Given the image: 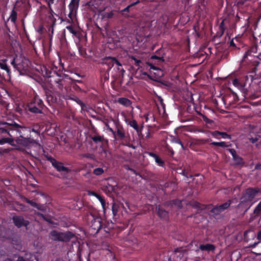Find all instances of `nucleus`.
Returning a JSON list of instances; mask_svg holds the SVG:
<instances>
[{"label": "nucleus", "instance_id": "nucleus-1", "mask_svg": "<svg viewBox=\"0 0 261 261\" xmlns=\"http://www.w3.org/2000/svg\"><path fill=\"white\" fill-rule=\"evenodd\" d=\"M42 75L43 76L48 79L47 81L50 84L51 87L58 90L59 92L64 93V91H66V80L64 75L58 73L56 71H52L47 70L46 67L44 70H42Z\"/></svg>", "mask_w": 261, "mask_h": 261}, {"label": "nucleus", "instance_id": "nucleus-2", "mask_svg": "<svg viewBox=\"0 0 261 261\" xmlns=\"http://www.w3.org/2000/svg\"><path fill=\"white\" fill-rule=\"evenodd\" d=\"M46 108L43 101L36 93L30 97L25 106L27 112L33 115L43 114Z\"/></svg>", "mask_w": 261, "mask_h": 261}, {"label": "nucleus", "instance_id": "nucleus-3", "mask_svg": "<svg viewBox=\"0 0 261 261\" xmlns=\"http://www.w3.org/2000/svg\"><path fill=\"white\" fill-rule=\"evenodd\" d=\"M86 219L88 223L91 222L90 231L93 234L98 233L100 230L103 229L104 231L108 233L110 228L102 221V218L97 213L89 212L87 214Z\"/></svg>", "mask_w": 261, "mask_h": 261}, {"label": "nucleus", "instance_id": "nucleus-4", "mask_svg": "<svg viewBox=\"0 0 261 261\" xmlns=\"http://www.w3.org/2000/svg\"><path fill=\"white\" fill-rule=\"evenodd\" d=\"M11 64L21 75L27 74L29 72L31 65L30 60L22 56H16L14 57Z\"/></svg>", "mask_w": 261, "mask_h": 261}, {"label": "nucleus", "instance_id": "nucleus-5", "mask_svg": "<svg viewBox=\"0 0 261 261\" xmlns=\"http://www.w3.org/2000/svg\"><path fill=\"white\" fill-rule=\"evenodd\" d=\"M13 130L15 137L18 138L19 137L24 139H18L17 142L19 144H24L25 140L29 139L30 137L31 128L13 122Z\"/></svg>", "mask_w": 261, "mask_h": 261}, {"label": "nucleus", "instance_id": "nucleus-6", "mask_svg": "<svg viewBox=\"0 0 261 261\" xmlns=\"http://www.w3.org/2000/svg\"><path fill=\"white\" fill-rule=\"evenodd\" d=\"M260 192V189L257 187H249L242 193L240 199L253 205L256 202L254 201L255 197Z\"/></svg>", "mask_w": 261, "mask_h": 261}, {"label": "nucleus", "instance_id": "nucleus-7", "mask_svg": "<svg viewBox=\"0 0 261 261\" xmlns=\"http://www.w3.org/2000/svg\"><path fill=\"white\" fill-rule=\"evenodd\" d=\"M74 234L69 231L59 232L56 230H53L49 234V237L51 240L63 242H69L71 239L74 238Z\"/></svg>", "mask_w": 261, "mask_h": 261}, {"label": "nucleus", "instance_id": "nucleus-8", "mask_svg": "<svg viewBox=\"0 0 261 261\" xmlns=\"http://www.w3.org/2000/svg\"><path fill=\"white\" fill-rule=\"evenodd\" d=\"M168 261H187V253L181 248H176L171 252Z\"/></svg>", "mask_w": 261, "mask_h": 261}, {"label": "nucleus", "instance_id": "nucleus-9", "mask_svg": "<svg viewBox=\"0 0 261 261\" xmlns=\"http://www.w3.org/2000/svg\"><path fill=\"white\" fill-rule=\"evenodd\" d=\"M46 160L49 161L52 166L58 171V172H65L66 173H69L71 170L67 167L63 166V163L62 162H58L55 158L50 155H45Z\"/></svg>", "mask_w": 261, "mask_h": 261}, {"label": "nucleus", "instance_id": "nucleus-10", "mask_svg": "<svg viewBox=\"0 0 261 261\" xmlns=\"http://www.w3.org/2000/svg\"><path fill=\"white\" fill-rule=\"evenodd\" d=\"M115 125L116 130H114V134H112L115 140H122L125 137V130L123 126L118 121L113 120Z\"/></svg>", "mask_w": 261, "mask_h": 261}, {"label": "nucleus", "instance_id": "nucleus-11", "mask_svg": "<svg viewBox=\"0 0 261 261\" xmlns=\"http://www.w3.org/2000/svg\"><path fill=\"white\" fill-rule=\"evenodd\" d=\"M45 95L46 101L50 106L54 107L56 103L59 102L60 97L55 92L49 90H45Z\"/></svg>", "mask_w": 261, "mask_h": 261}, {"label": "nucleus", "instance_id": "nucleus-12", "mask_svg": "<svg viewBox=\"0 0 261 261\" xmlns=\"http://www.w3.org/2000/svg\"><path fill=\"white\" fill-rule=\"evenodd\" d=\"M2 125V126L0 127V134L8 135L11 138H15L14 132L13 130V122H3Z\"/></svg>", "mask_w": 261, "mask_h": 261}, {"label": "nucleus", "instance_id": "nucleus-13", "mask_svg": "<svg viewBox=\"0 0 261 261\" xmlns=\"http://www.w3.org/2000/svg\"><path fill=\"white\" fill-rule=\"evenodd\" d=\"M252 206V204H249L240 199L239 202L235 206V208L237 213H239L241 216L243 217Z\"/></svg>", "mask_w": 261, "mask_h": 261}, {"label": "nucleus", "instance_id": "nucleus-14", "mask_svg": "<svg viewBox=\"0 0 261 261\" xmlns=\"http://www.w3.org/2000/svg\"><path fill=\"white\" fill-rule=\"evenodd\" d=\"M12 220L14 225L17 228H21V227H27L30 224L28 220H25L22 216H14L12 217Z\"/></svg>", "mask_w": 261, "mask_h": 261}, {"label": "nucleus", "instance_id": "nucleus-15", "mask_svg": "<svg viewBox=\"0 0 261 261\" xmlns=\"http://www.w3.org/2000/svg\"><path fill=\"white\" fill-rule=\"evenodd\" d=\"M101 64L108 66V70H110L112 68L115 66L116 64L118 63V60L116 57H106L102 59Z\"/></svg>", "mask_w": 261, "mask_h": 261}, {"label": "nucleus", "instance_id": "nucleus-16", "mask_svg": "<svg viewBox=\"0 0 261 261\" xmlns=\"http://www.w3.org/2000/svg\"><path fill=\"white\" fill-rule=\"evenodd\" d=\"M227 150L230 153L232 156V160L235 162L236 165L243 166L245 164L244 159L237 154V152L234 149L228 148Z\"/></svg>", "mask_w": 261, "mask_h": 261}, {"label": "nucleus", "instance_id": "nucleus-17", "mask_svg": "<svg viewBox=\"0 0 261 261\" xmlns=\"http://www.w3.org/2000/svg\"><path fill=\"white\" fill-rule=\"evenodd\" d=\"M7 59H4L0 62V68L6 71V75L4 77L5 80H10L11 79V71L9 67L7 64Z\"/></svg>", "mask_w": 261, "mask_h": 261}, {"label": "nucleus", "instance_id": "nucleus-18", "mask_svg": "<svg viewBox=\"0 0 261 261\" xmlns=\"http://www.w3.org/2000/svg\"><path fill=\"white\" fill-rule=\"evenodd\" d=\"M156 211L158 216L161 219L164 220H167L169 218L168 212L163 209L160 205H159L156 207Z\"/></svg>", "mask_w": 261, "mask_h": 261}, {"label": "nucleus", "instance_id": "nucleus-19", "mask_svg": "<svg viewBox=\"0 0 261 261\" xmlns=\"http://www.w3.org/2000/svg\"><path fill=\"white\" fill-rule=\"evenodd\" d=\"M116 69L117 73L115 75L116 78L122 79L125 72L123 68L122 64L118 61V63L116 64L114 67V69Z\"/></svg>", "mask_w": 261, "mask_h": 261}, {"label": "nucleus", "instance_id": "nucleus-20", "mask_svg": "<svg viewBox=\"0 0 261 261\" xmlns=\"http://www.w3.org/2000/svg\"><path fill=\"white\" fill-rule=\"evenodd\" d=\"M201 251H207L214 252L216 249V246L211 244H201L199 246Z\"/></svg>", "mask_w": 261, "mask_h": 261}, {"label": "nucleus", "instance_id": "nucleus-21", "mask_svg": "<svg viewBox=\"0 0 261 261\" xmlns=\"http://www.w3.org/2000/svg\"><path fill=\"white\" fill-rule=\"evenodd\" d=\"M130 62L139 69L143 65V63L139 59L135 56H131L129 57Z\"/></svg>", "mask_w": 261, "mask_h": 261}, {"label": "nucleus", "instance_id": "nucleus-22", "mask_svg": "<svg viewBox=\"0 0 261 261\" xmlns=\"http://www.w3.org/2000/svg\"><path fill=\"white\" fill-rule=\"evenodd\" d=\"M117 101L119 103L123 105L125 107H128L130 106L132 103L131 100L125 97L119 98Z\"/></svg>", "mask_w": 261, "mask_h": 261}, {"label": "nucleus", "instance_id": "nucleus-23", "mask_svg": "<svg viewBox=\"0 0 261 261\" xmlns=\"http://www.w3.org/2000/svg\"><path fill=\"white\" fill-rule=\"evenodd\" d=\"M225 20L226 18L223 19L219 26V31L217 32V36H218L219 37H221L223 35L226 29L224 24Z\"/></svg>", "mask_w": 261, "mask_h": 261}, {"label": "nucleus", "instance_id": "nucleus-24", "mask_svg": "<svg viewBox=\"0 0 261 261\" xmlns=\"http://www.w3.org/2000/svg\"><path fill=\"white\" fill-rule=\"evenodd\" d=\"M150 59L154 60V64L156 63L157 64H162L165 61L164 58L163 56H158L156 55H152Z\"/></svg>", "mask_w": 261, "mask_h": 261}, {"label": "nucleus", "instance_id": "nucleus-25", "mask_svg": "<svg viewBox=\"0 0 261 261\" xmlns=\"http://www.w3.org/2000/svg\"><path fill=\"white\" fill-rule=\"evenodd\" d=\"M232 84L240 89H242L245 86L244 82L237 78L232 80Z\"/></svg>", "mask_w": 261, "mask_h": 261}, {"label": "nucleus", "instance_id": "nucleus-26", "mask_svg": "<svg viewBox=\"0 0 261 261\" xmlns=\"http://www.w3.org/2000/svg\"><path fill=\"white\" fill-rule=\"evenodd\" d=\"M233 200L237 201V198H235L231 200H228L226 202L223 203V204H221L220 205H218L221 211L223 212L224 210H226L227 208H228L231 203V201L233 202Z\"/></svg>", "mask_w": 261, "mask_h": 261}, {"label": "nucleus", "instance_id": "nucleus-27", "mask_svg": "<svg viewBox=\"0 0 261 261\" xmlns=\"http://www.w3.org/2000/svg\"><path fill=\"white\" fill-rule=\"evenodd\" d=\"M79 4L78 0H71V2L68 6L69 10L71 11H75L77 9Z\"/></svg>", "mask_w": 261, "mask_h": 261}, {"label": "nucleus", "instance_id": "nucleus-28", "mask_svg": "<svg viewBox=\"0 0 261 261\" xmlns=\"http://www.w3.org/2000/svg\"><path fill=\"white\" fill-rule=\"evenodd\" d=\"M76 46L79 50V54L80 56L84 58H86L87 54L86 53V48L80 43L76 44Z\"/></svg>", "mask_w": 261, "mask_h": 261}, {"label": "nucleus", "instance_id": "nucleus-29", "mask_svg": "<svg viewBox=\"0 0 261 261\" xmlns=\"http://www.w3.org/2000/svg\"><path fill=\"white\" fill-rule=\"evenodd\" d=\"M253 213L256 217L261 215V201L255 207Z\"/></svg>", "mask_w": 261, "mask_h": 261}, {"label": "nucleus", "instance_id": "nucleus-30", "mask_svg": "<svg viewBox=\"0 0 261 261\" xmlns=\"http://www.w3.org/2000/svg\"><path fill=\"white\" fill-rule=\"evenodd\" d=\"M71 99L75 101L77 104H79L81 107V111L84 110V108L86 107L85 104L77 97L73 96L70 98Z\"/></svg>", "mask_w": 261, "mask_h": 261}, {"label": "nucleus", "instance_id": "nucleus-31", "mask_svg": "<svg viewBox=\"0 0 261 261\" xmlns=\"http://www.w3.org/2000/svg\"><path fill=\"white\" fill-rule=\"evenodd\" d=\"M128 124V125H130V126H131L133 128H134L138 133H139L140 132V131L141 130L136 120H130Z\"/></svg>", "mask_w": 261, "mask_h": 261}, {"label": "nucleus", "instance_id": "nucleus-32", "mask_svg": "<svg viewBox=\"0 0 261 261\" xmlns=\"http://www.w3.org/2000/svg\"><path fill=\"white\" fill-rule=\"evenodd\" d=\"M211 145L216 146H220L222 147H227L231 146V144H227L225 142H213L211 143Z\"/></svg>", "mask_w": 261, "mask_h": 261}, {"label": "nucleus", "instance_id": "nucleus-33", "mask_svg": "<svg viewBox=\"0 0 261 261\" xmlns=\"http://www.w3.org/2000/svg\"><path fill=\"white\" fill-rule=\"evenodd\" d=\"M17 13L16 11L14 10V8L11 11V15L9 17L10 19H11V21L12 22L15 23V22L16 21V20H17Z\"/></svg>", "mask_w": 261, "mask_h": 261}, {"label": "nucleus", "instance_id": "nucleus-34", "mask_svg": "<svg viewBox=\"0 0 261 261\" xmlns=\"http://www.w3.org/2000/svg\"><path fill=\"white\" fill-rule=\"evenodd\" d=\"M119 208V204H118L115 202H113L112 206V211L113 216L114 217L116 216L117 213L118 212Z\"/></svg>", "mask_w": 261, "mask_h": 261}, {"label": "nucleus", "instance_id": "nucleus-35", "mask_svg": "<svg viewBox=\"0 0 261 261\" xmlns=\"http://www.w3.org/2000/svg\"><path fill=\"white\" fill-rule=\"evenodd\" d=\"M104 173V170L102 168L98 167L94 169L93 173L95 175H101Z\"/></svg>", "mask_w": 261, "mask_h": 261}, {"label": "nucleus", "instance_id": "nucleus-36", "mask_svg": "<svg viewBox=\"0 0 261 261\" xmlns=\"http://www.w3.org/2000/svg\"><path fill=\"white\" fill-rule=\"evenodd\" d=\"M92 140L95 143L102 142L104 138L100 136H94L91 137Z\"/></svg>", "mask_w": 261, "mask_h": 261}, {"label": "nucleus", "instance_id": "nucleus-37", "mask_svg": "<svg viewBox=\"0 0 261 261\" xmlns=\"http://www.w3.org/2000/svg\"><path fill=\"white\" fill-rule=\"evenodd\" d=\"M31 254L25 253V256H19L17 261H31L30 260Z\"/></svg>", "mask_w": 261, "mask_h": 261}, {"label": "nucleus", "instance_id": "nucleus-38", "mask_svg": "<svg viewBox=\"0 0 261 261\" xmlns=\"http://www.w3.org/2000/svg\"><path fill=\"white\" fill-rule=\"evenodd\" d=\"M13 142V139L12 138H3L0 139V144H4L6 143H11Z\"/></svg>", "mask_w": 261, "mask_h": 261}, {"label": "nucleus", "instance_id": "nucleus-39", "mask_svg": "<svg viewBox=\"0 0 261 261\" xmlns=\"http://www.w3.org/2000/svg\"><path fill=\"white\" fill-rule=\"evenodd\" d=\"M172 140H171L172 142L175 143L180 145L182 148L183 149H184V148H185L184 145L183 143H182V142L180 141V140L177 137H173V136H172Z\"/></svg>", "mask_w": 261, "mask_h": 261}, {"label": "nucleus", "instance_id": "nucleus-40", "mask_svg": "<svg viewBox=\"0 0 261 261\" xmlns=\"http://www.w3.org/2000/svg\"><path fill=\"white\" fill-rule=\"evenodd\" d=\"M37 216H39L40 217H41L44 220L47 222L48 223L50 224H53V221L50 219L47 218L43 214H42L41 213L37 212L35 213Z\"/></svg>", "mask_w": 261, "mask_h": 261}, {"label": "nucleus", "instance_id": "nucleus-41", "mask_svg": "<svg viewBox=\"0 0 261 261\" xmlns=\"http://www.w3.org/2000/svg\"><path fill=\"white\" fill-rule=\"evenodd\" d=\"M155 163L160 167H164V161L158 155L155 159Z\"/></svg>", "mask_w": 261, "mask_h": 261}, {"label": "nucleus", "instance_id": "nucleus-42", "mask_svg": "<svg viewBox=\"0 0 261 261\" xmlns=\"http://www.w3.org/2000/svg\"><path fill=\"white\" fill-rule=\"evenodd\" d=\"M259 138H260V136L259 135H255L254 137H252V136H250L248 138V139L250 141V142H251L252 143H255L257 141H258Z\"/></svg>", "mask_w": 261, "mask_h": 261}, {"label": "nucleus", "instance_id": "nucleus-43", "mask_svg": "<svg viewBox=\"0 0 261 261\" xmlns=\"http://www.w3.org/2000/svg\"><path fill=\"white\" fill-rule=\"evenodd\" d=\"M211 212L214 215H217L222 212L221 211L218 206H216L211 210Z\"/></svg>", "mask_w": 261, "mask_h": 261}, {"label": "nucleus", "instance_id": "nucleus-44", "mask_svg": "<svg viewBox=\"0 0 261 261\" xmlns=\"http://www.w3.org/2000/svg\"><path fill=\"white\" fill-rule=\"evenodd\" d=\"M114 15V13L113 12H104L102 14V18H107L109 19L111 18Z\"/></svg>", "mask_w": 261, "mask_h": 261}, {"label": "nucleus", "instance_id": "nucleus-45", "mask_svg": "<svg viewBox=\"0 0 261 261\" xmlns=\"http://www.w3.org/2000/svg\"><path fill=\"white\" fill-rule=\"evenodd\" d=\"M192 206L193 207H195L196 208H197L198 210H203L205 208L204 205H202V207L201 206V204L200 203L195 201L192 204Z\"/></svg>", "mask_w": 261, "mask_h": 261}, {"label": "nucleus", "instance_id": "nucleus-46", "mask_svg": "<svg viewBox=\"0 0 261 261\" xmlns=\"http://www.w3.org/2000/svg\"><path fill=\"white\" fill-rule=\"evenodd\" d=\"M55 15H48V18L49 20L50 21V24L53 23V25H55L56 24L57 19L54 17Z\"/></svg>", "mask_w": 261, "mask_h": 261}, {"label": "nucleus", "instance_id": "nucleus-47", "mask_svg": "<svg viewBox=\"0 0 261 261\" xmlns=\"http://www.w3.org/2000/svg\"><path fill=\"white\" fill-rule=\"evenodd\" d=\"M66 28L73 35L75 36L77 35V32L73 28L72 25L67 26Z\"/></svg>", "mask_w": 261, "mask_h": 261}, {"label": "nucleus", "instance_id": "nucleus-48", "mask_svg": "<svg viewBox=\"0 0 261 261\" xmlns=\"http://www.w3.org/2000/svg\"><path fill=\"white\" fill-rule=\"evenodd\" d=\"M36 208L38 210L42 211V212H45L46 210V206H44L43 204L38 203L37 206L36 207Z\"/></svg>", "mask_w": 261, "mask_h": 261}, {"label": "nucleus", "instance_id": "nucleus-49", "mask_svg": "<svg viewBox=\"0 0 261 261\" xmlns=\"http://www.w3.org/2000/svg\"><path fill=\"white\" fill-rule=\"evenodd\" d=\"M96 197L100 201L103 208H105V200L104 198L99 194H98V196H97Z\"/></svg>", "mask_w": 261, "mask_h": 261}, {"label": "nucleus", "instance_id": "nucleus-50", "mask_svg": "<svg viewBox=\"0 0 261 261\" xmlns=\"http://www.w3.org/2000/svg\"><path fill=\"white\" fill-rule=\"evenodd\" d=\"M146 64L150 67V69H152L155 70L160 69V68L155 66L153 63L147 62H146Z\"/></svg>", "mask_w": 261, "mask_h": 261}, {"label": "nucleus", "instance_id": "nucleus-51", "mask_svg": "<svg viewBox=\"0 0 261 261\" xmlns=\"http://www.w3.org/2000/svg\"><path fill=\"white\" fill-rule=\"evenodd\" d=\"M220 136L223 139H231V136L225 132H220Z\"/></svg>", "mask_w": 261, "mask_h": 261}, {"label": "nucleus", "instance_id": "nucleus-52", "mask_svg": "<svg viewBox=\"0 0 261 261\" xmlns=\"http://www.w3.org/2000/svg\"><path fill=\"white\" fill-rule=\"evenodd\" d=\"M211 134L214 137L219 139V136H220V132H219L218 130H215V131L212 132Z\"/></svg>", "mask_w": 261, "mask_h": 261}, {"label": "nucleus", "instance_id": "nucleus-53", "mask_svg": "<svg viewBox=\"0 0 261 261\" xmlns=\"http://www.w3.org/2000/svg\"><path fill=\"white\" fill-rule=\"evenodd\" d=\"M26 202L29 203V204H30L31 206L34 207L36 208V207L37 206V203L33 201V200H30L29 199H26Z\"/></svg>", "mask_w": 261, "mask_h": 261}, {"label": "nucleus", "instance_id": "nucleus-54", "mask_svg": "<svg viewBox=\"0 0 261 261\" xmlns=\"http://www.w3.org/2000/svg\"><path fill=\"white\" fill-rule=\"evenodd\" d=\"M250 231V230H247L245 231L244 232V240L246 242H248L249 240V239L248 237V233H249Z\"/></svg>", "mask_w": 261, "mask_h": 261}, {"label": "nucleus", "instance_id": "nucleus-55", "mask_svg": "<svg viewBox=\"0 0 261 261\" xmlns=\"http://www.w3.org/2000/svg\"><path fill=\"white\" fill-rule=\"evenodd\" d=\"M167 150H168V152L170 153V155H173L174 153V152L173 150L172 149L171 147H170L169 145H167L166 146Z\"/></svg>", "mask_w": 261, "mask_h": 261}, {"label": "nucleus", "instance_id": "nucleus-56", "mask_svg": "<svg viewBox=\"0 0 261 261\" xmlns=\"http://www.w3.org/2000/svg\"><path fill=\"white\" fill-rule=\"evenodd\" d=\"M48 14L49 15H55L56 16H58L57 14H56L54 11H53V8H52V7L51 6H49V7H48Z\"/></svg>", "mask_w": 261, "mask_h": 261}, {"label": "nucleus", "instance_id": "nucleus-57", "mask_svg": "<svg viewBox=\"0 0 261 261\" xmlns=\"http://www.w3.org/2000/svg\"><path fill=\"white\" fill-rule=\"evenodd\" d=\"M173 204H177L179 207L181 206V202L178 200H174L172 201Z\"/></svg>", "mask_w": 261, "mask_h": 261}, {"label": "nucleus", "instance_id": "nucleus-58", "mask_svg": "<svg viewBox=\"0 0 261 261\" xmlns=\"http://www.w3.org/2000/svg\"><path fill=\"white\" fill-rule=\"evenodd\" d=\"M147 153L150 156L153 158L154 159V160L158 156V154H155V153H154L153 152H148Z\"/></svg>", "mask_w": 261, "mask_h": 261}, {"label": "nucleus", "instance_id": "nucleus-59", "mask_svg": "<svg viewBox=\"0 0 261 261\" xmlns=\"http://www.w3.org/2000/svg\"><path fill=\"white\" fill-rule=\"evenodd\" d=\"M256 238L259 242L261 243V229L257 232Z\"/></svg>", "mask_w": 261, "mask_h": 261}, {"label": "nucleus", "instance_id": "nucleus-60", "mask_svg": "<svg viewBox=\"0 0 261 261\" xmlns=\"http://www.w3.org/2000/svg\"><path fill=\"white\" fill-rule=\"evenodd\" d=\"M105 124L106 126H107V130L111 132L112 134H114V130L109 126L108 123H106Z\"/></svg>", "mask_w": 261, "mask_h": 261}, {"label": "nucleus", "instance_id": "nucleus-61", "mask_svg": "<svg viewBox=\"0 0 261 261\" xmlns=\"http://www.w3.org/2000/svg\"><path fill=\"white\" fill-rule=\"evenodd\" d=\"M259 243H260V242H259V241H258L257 242H254V243L249 245V248H254L256 247Z\"/></svg>", "mask_w": 261, "mask_h": 261}, {"label": "nucleus", "instance_id": "nucleus-62", "mask_svg": "<svg viewBox=\"0 0 261 261\" xmlns=\"http://www.w3.org/2000/svg\"><path fill=\"white\" fill-rule=\"evenodd\" d=\"M98 194H97V193H96L94 191H88V195H92V196H94L95 197H96L97 196H98Z\"/></svg>", "mask_w": 261, "mask_h": 261}, {"label": "nucleus", "instance_id": "nucleus-63", "mask_svg": "<svg viewBox=\"0 0 261 261\" xmlns=\"http://www.w3.org/2000/svg\"><path fill=\"white\" fill-rule=\"evenodd\" d=\"M54 1L55 0H46V2H47V6L48 7L51 6V5L54 3Z\"/></svg>", "mask_w": 261, "mask_h": 261}, {"label": "nucleus", "instance_id": "nucleus-64", "mask_svg": "<svg viewBox=\"0 0 261 261\" xmlns=\"http://www.w3.org/2000/svg\"><path fill=\"white\" fill-rule=\"evenodd\" d=\"M73 87L75 90H78V91H81V87L80 86H79L78 85H77L76 84H74Z\"/></svg>", "mask_w": 261, "mask_h": 261}]
</instances>
